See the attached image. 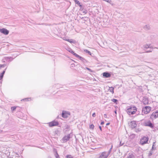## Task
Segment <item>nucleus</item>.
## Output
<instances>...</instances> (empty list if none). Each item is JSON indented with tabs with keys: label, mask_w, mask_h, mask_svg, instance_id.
<instances>
[{
	"label": "nucleus",
	"mask_w": 158,
	"mask_h": 158,
	"mask_svg": "<svg viewBox=\"0 0 158 158\" xmlns=\"http://www.w3.org/2000/svg\"><path fill=\"white\" fill-rule=\"evenodd\" d=\"M0 31L5 35H7L9 33L8 31L5 28L0 29Z\"/></svg>",
	"instance_id": "nucleus-12"
},
{
	"label": "nucleus",
	"mask_w": 158,
	"mask_h": 158,
	"mask_svg": "<svg viewBox=\"0 0 158 158\" xmlns=\"http://www.w3.org/2000/svg\"><path fill=\"white\" fill-rule=\"evenodd\" d=\"M92 116L93 117H95L96 116V114L95 113H94L92 114Z\"/></svg>",
	"instance_id": "nucleus-28"
},
{
	"label": "nucleus",
	"mask_w": 158,
	"mask_h": 158,
	"mask_svg": "<svg viewBox=\"0 0 158 158\" xmlns=\"http://www.w3.org/2000/svg\"><path fill=\"white\" fill-rule=\"evenodd\" d=\"M3 66L2 65L0 64V69Z\"/></svg>",
	"instance_id": "nucleus-31"
},
{
	"label": "nucleus",
	"mask_w": 158,
	"mask_h": 158,
	"mask_svg": "<svg viewBox=\"0 0 158 158\" xmlns=\"http://www.w3.org/2000/svg\"><path fill=\"white\" fill-rule=\"evenodd\" d=\"M104 117L106 118H107V115L106 114H104Z\"/></svg>",
	"instance_id": "nucleus-29"
},
{
	"label": "nucleus",
	"mask_w": 158,
	"mask_h": 158,
	"mask_svg": "<svg viewBox=\"0 0 158 158\" xmlns=\"http://www.w3.org/2000/svg\"><path fill=\"white\" fill-rule=\"evenodd\" d=\"M76 4L78 5L80 7H81L82 6L81 5L80 2L78 0H74Z\"/></svg>",
	"instance_id": "nucleus-16"
},
{
	"label": "nucleus",
	"mask_w": 158,
	"mask_h": 158,
	"mask_svg": "<svg viewBox=\"0 0 158 158\" xmlns=\"http://www.w3.org/2000/svg\"><path fill=\"white\" fill-rule=\"evenodd\" d=\"M103 0L104 1H106V2H109L111 4H112V2L111 0Z\"/></svg>",
	"instance_id": "nucleus-22"
},
{
	"label": "nucleus",
	"mask_w": 158,
	"mask_h": 158,
	"mask_svg": "<svg viewBox=\"0 0 158 158\" xmlns=\"http://www.w3.org/2000/svg\"><path fill=\"white\" fill-rule=\"evenodd\" d=\"M16 107L15 106H13L11 107V110L13 111L16 109Z\"/></svg>",
	"instance_id": "nucleus-23"
},
{
	"label": "nucleus",
	"mask_w": 158,
	"mask_h": 158,
	"mask_svg": "<svg viewBox=\"0 0 158 158\" xmlns=\"http://www.w3.org/2000/svg\"><path fill=\"white\" fill-rule=\"evenodd\" d=\"M5 73V71H3L2 73L0 75V80H1L2 78Z\"/></svg>",
	"instance_id": "nucleus-18"
},
{
	"label": "nucleus",
	"mask_w": 158,
	"mask_h": 158,
	"mask_svg": "<svg viewBox=\"0 0 158 158\" xmlns=\"http://www.w3.org/2000/svg\"><path fill=\"white\" fill-rule=\"evenodd\" d=\"M148 139L149 138L148 136H143L140 140L139 143L141 145L147 143Z\"/></svg>",
	"instance_id": "nucleus-3"
},
{
	"label": "nucleus",
	"mask_w": 158,
	"mask_h": 158,
	"mask_svg": "<svg viewBox=\"0 0 158 158\" xmlns=\"http://www.w3.org/2000/svg\"><path fill=\"white\" fill-rule=\"evenodd\" d=\"M110 124V123H108L106 124V125H108Z\"/></svg>",
	"instance_id": "nucleus-33"
},
{
	"label": "nucleus",
	"mask_w": 158,
	"mask_h": 158,
	"mask_svg": "<svg viewBox=\"0 0 158 158\" xmlns=\"http://www.w3.org/2000/svg\"><path fill=\"white\" fill-rule=\"evenodd\" d=\"M56 158H60L59 155H58V154L57 152H56Z\"/></svg>",
	"instance_id": "nucleus-25"
},
{
	"label": "nucleus",
	"mask_w": 158,
	"mask_h": 158,
	"mask_svg": "<svg viewBox=\"0 0 158 158\" xmlns=\"http://www.w3.org/2000/svg\"><path fill=\"white\" fill-rule=\"evenodd\" d=\"M66 158H73V157L70 155H68L66 156Z\"/></svg>",
	"instance_id": "nucleus-24"
},
{
	"label": "nucleus",
	"mask_w": 158,
	"mask_h": 158,
	"mask_svg": "<svg viewBox=\"0 0 158 158\" xmlns=\"http://www.w3.org/2000/svg\"><path fill=\"white\" fill-rule=\"evenodd\" d=\"M127 158H134V157L130 155L128 156Z\"/></svg>",
	"instance_id": "nucleus-26"
},
{
	"label": "nucleus",
	"mask_w": 158,
	"mask_h": 158,
	"mask_svg": "<svg viewBox=\"0 0 158 158\" xmlns=\"http://www.w3.org/2000/svg\"><path fill=\"white\" fill-rule=\"evenodd\" d=\"M108 155L106 152H103L99 156V158H107Z\"/></svg>",
	"instance_id": "nucleus-11"
},
{
	"label": "nucleus",
	"mask_w": 158,
	"mask_h": 158,
	"mask_svg": "<svg viewBox=\"0 0 158 158\" xmlns=\"http://www.w3.org/2000/svg\"><path fill=\"white\" fill-rule=\"evenodd\" d=\"M158 117V111L153 112L151 115L150 118L153 120Z\"/></svg>",
	"instance_id": "nucleus-4"
},
{
	"label": "nucleus",
	"mask_w": 158,
	"mask_h": 158,
	"mask_svg": "<svg viewBox=\"0 0 158 158\" xmlns=\"http://www.w3.org/2000/svg\"><path fill=\"white\" fill-rule=\"evenodd\" d=\"M68 51L70 52V53H71L73 54L74 56H75L77 57V58H79L80 59H81L82 58L80 56L75 53L73 51L72 49H69V50H68Z\"/></svg>",
	"instance_id": "nucleus-10"
},
{
	"label": "nucleus",
	"mask_w": 158,
	"mask_h": 158,
	"mask_svg": "<svg viewBox=\"0 0 158 158\" xmlns=\"http://www.w3.org/2000/svg\"><path fill=\"white\" fill-rule=\"evenodd\" d=\"M86 69H87L89 71H90L91 72H92V71L90 69H89V68H86Z\"/></svg>",
	"instance_id": "nucleus-27"
},
{
	"label": "nucleus",
	"mask_w": 158,
	"mask_h": 158,
	"mask_svg": "<svg viewBox=\"0 0 158 158\" xmlns=\"http://www.w3.org/2000/svg\"><path fill=\"white\" fill-rule=\"evenodd\" d=\"M109 90L110 91L112 94H113L114 93V88L112 87H110L109 89Z\"/></svg>",
	"instance_id": "nucleus-15"
},
{
	"label": "nucleus",
	"mask_w": 158,
	"mask_h": 158,
	"mask_svg": "<svg viewBox=\"0 0 158 158\" xmlns=\"http://www.w3.org/2000/svg\"><path fill=\"white\" fill-rule=\"evenodd\" d=\"M145 125L146 126L149 127L151 128H153L154 127V124L149 120L145 122Z\"/></svg>",
	"instance_id": "nucleus-7"
},
{
	"label": "nucleus",
	"mask_w": 158,
	"mask_h": 158,
	"mask_svg": "<svg viewBox=\"0 0 158 158\" xmlns=\"http://www.w3.org/2000/svg\"><path fill=\"white\" fill-rule=\"evenodd\" d=\"M89 127L90 129H92V130H93L94 129V125L93 124H91L89 125Z\"/></svg>",
	"instance_id": "nucleus-19"
},
{
	"label": "nucleus",
	"mask_w": 158,
	"mask_h": 158,
	"mask_svg": "<svg viewBox=\"0 0 158 158\" xmlns=\"http://www.w3.org/2000/svg\"><path fill=\"white\" fill-rule=\"evenodd\" d=\"M151 110V107L149 106H146L142 109V114H145L150 113Z\"/></svg>",
	"instance_id": "nucleus-2"
},
{
	"label": "nucleus",
	"mask_w": 158,
	"mask_h": 158,
	"mask_svg": "<svg viewBox=\"0 0 158 158\" xmlns=\"http://www.w3.org/2000/svg\"><path fill=\"white\" fill-rule=\"evenodd\" d=\"M111 101L112 102H114L116 103H117V101H118L117 99H112Z\"/></svg>",
	"instance_id": "nucleus-21"
},
{
	"label": "nucleus",
	"mask_w": 158,
	"mask_h": 158,
	"mask_svg": "<svg viewBox=\"0 0 158 158\" xmlns=\"http://www.w3.org/2000/svg\"><path fill=\"white\" fill-rule=\"evenodd\" d=\"M70 135L68 134L67 135L65 136L62 139L63 143H65L69 140L70 138Z\"/></svg>",
	"instance_id": "nucleus-8"
},
{
	"label": "nucleus",
	"mask_w": 158,
	"mask_h": 158,
	"mask_svg": "<svg viewBox=\"0 0 158 158\" xmlns=\"http://www.w3.org/2000/svg\"><path fill=\"white\" fill-rule=\"evenodd\" d=\"M129 126L132 128H135L137 126V123L136 121H133L129 123Z\"/></svg>",
	"instance_id": "nucleus-5"
},
{
	"label": "nucleus",
	"mask_w": 158,
	"mask_h": 158,
	"mask_svg": "<svg viewBox=\"0 0 158 158\" xmlns=\"http://www.w3.org/2000/svg\"><path fill=\"white\" fill-rule=\"evenodd\" d=\"M65 40L69 42H70V43H74V40H73V39H66V40Z\"/></svg>",
	"instance_id": "nucleus-17"
},
{
	"label": "nucleus",
	"mask_w": 158,
	"mask_h": 158,
	"mask_svg": "<svg viewBox=\"0 0 158 158\" xmlns=\"http://www.w3.org/2000/svg\"><path fill=\"white\" fill-rule=\"evenodd\" d=\"M99 128L100 130H101V131H102V128H101V126H99Z\"/></svg>",
	"instance_id": "nucleus-32"
},
{
	"label": "nucleus",
	"mask_w": 158,
	"mask_h": 158,
	"mask_svg": "<svg viewBox=\"0 0 158 158\" xmlns=\"http://www.w3.org/2000/svg\"><path fill=\"white\" fill-rule=\"evenodd\" d=\"M103 75L106 77H109L110 76V74L109 73L106 72L104 73Z\"/></svg>",
	"instance_id": "nucleus-13"
},
{
	"label": "nucleus",
	"mask_w": 158,
	"mask_h": 158,
	"mask_svg": "<svg viewBox=\"0 0 158 158\" xmlns=\"http://www.w3.org/2000/svg\"><path fill=\"white\" fill-rule=\"evenodd\" d=\"M70 115L69 112L65 111H63L62 114V116L63 118H66Z\"/></svg>",
	"instance_id": "nucleus-9"
},
{
	"label": "nucleus",
	"mask_w": 158,
	"mask_h": 158,
	"mask_svg": "<svg viewBox=\"0 0 158 158\" xmlns=\"http://www.w3.org/2000/svg\"><path fill=\"white\" fill-rule=\"evenodd\" d=\"M31 99L30 98H25L23 100V101H31Z\"/></svg>",
	"instance_id": "nucleus-20"
},
{
	"label": "nucleus",
	"mask_w": 158,
	"mask_h": 158,
	"mask_svg": "<svg viewBox=\"0 0 158 158\" xmlns=\"http://www.w3.org/2000/svg\"><path fill=\"white\" fill-rule=\"evenodd\" d=\"M137 108L133 106H131L129 107L127 110V112L128 114L129 115H131L134 114L137 111Z\"/></svg>",
	"instance_id": "nucleus-1"
},
{
	"label": "nucleus",
	"mask_w": 158,
	"mask_h": 158,
	"mask_svg": "<svg viewBox=\"0 0 158 158\" xmlns=\"http://www.w3.org/2000/svg\"><path fill=\"white\" fill-rule=\"evenodd\" d=\"M143 103L145 105H147L148 104V99L145 98L143 100Z\"/></svg>",
	"instance_id": "nucleus-14"
},
{
	"label": "nucleus",
	"mask_w": 158,
	"mask_h": 158,
	"mask_svg": "<svg viewBox=\"0 0 158 158\" xmlns=\"http://www.w3.org/2000/svg\"><path fill=\"white\" fill-rule=\"evenodd\" d=\"M48 124L49 127H52L58 125L59 123L57 121H53L49 123Z\"/></svg>",
	"instance_id": "nucleus-6"
},
{
	"label": "nucleus",
	"mask_w": 158,
	"mask_h": 158,
	"mask_svg": "<svg viewBox=\"0 0 158 158\" xmlns=\"http://www.w3.org/2000/svg\"><path fill=\"white\" fill-rule=\"evenodd\" d=\"M104 122H101V125H102V124H104Z\"/></svg>",
	"instance_id": "nucleus-30"
}]
</instances>
